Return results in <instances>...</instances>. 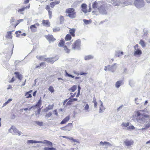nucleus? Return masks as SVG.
<instances>
[{
    "instance_id": "obj_1",
    "label": "nucleus",
    "mask_w": 150,
    "mask_h": 150,
    "mask_svg": "<svg viewBox=\"0 0 150 150\" xmlns=\"http://www.w3.org/2000/svg\"><path fill=\"white\" fill-rule=\"evenodd\" d=\"M136 114L137 121L145 123L144 125L146 128L148 129L150 127V119L148 115L139 111L137 112Z\"/></svg>"
},
{
    "instance_id": "obj_2",
    "label": "nucleus",
    "mask_w": 150,
    "mask_h": 150,
    "mask_svg": "<svg viewBox=\"0 0 150 150\" xmlns=\"http://www.w3.org/2000/svg\"><path fill=\"white\" fill-rule=\"evenodd\" d=\"M65 13L67 17L70 19H74L76 16V12L74 8H69L65 10Z\"/></svg>"
},
{
    "instance_id": "obj_3",
    "label": "nucleus",
    "mask_w": 150,
    "mask_h": 150,
    "mask_svg": "<svg viewBox=\"0 0 150 150\" xmlns=\"http://www.w3.org/2000/svg\"><path fill=\"white\" fill-rule=\"evenodd\" d=\"M59 3V1H55L51 2L50 4L47 5L46 6L45 8L48 12L50 19H51L52 18V12L51 10V8H54L55 5H57Z\"/></svg>"
},
{
    "instance_id": "obj_4",
    "label": "nucleus",
    "mask_w": 150,
    "mask_h": 150,
    "mask_svg": "<svg viewBox=\"0 0 150 150\" xmlns=\"http://www.w3.org/2000/svg\"><path fill=\"white\" fill-rule=\"evenodd\" d=\"M134 4L137 8H139L144 7L145 3L144 0H134Z\"/></svg>"
},
{
    "instance_id": "obj_5",
    "label": "nucleus",
    "mask_w": 150,
    "mask_h": 150,
    "mask_svg": "<svg viewBox=\"0 0 150 150\" xmlns=\"http://www.w3.org/2000/svg\"><path fill=\"white\" fill-rule=\"evenodd\" d=\"M15 19L13 18H12L10 21V23L11 25L13 26L14 28H15L16 26L18 25L21 22L23 21V19H20L17 20V22L16 24H14L13 23L15 21Z\"/></svg>"
},
{
    "instance_id": "obj_6",
    "label": "nucleus",
    "mask_w": 150,
    "mask_h": 150,
    "mask_svg": "<svg viewBox=\"0 0 150 150\" xmlns=\"http://www.w3.org/2000/svg\"><path fill=\"white\" fill-rule=\"evenodd\" d=\"M9 130L10 132L13 134H16L17 133L19 135H20L21 134V132L19 131L14 126L12 127Z\"/></svg>"
},
{
    "instance_id": "obj_7",
    "label": "nucleus",
    "mask_w": 150,
    "mask_h": 150,
    "mask_svg": "<svg viewBox=\"0 0 150 150\" xmlns=\"http://www.w3.org/2000/svg\"><path fill=\"white\" fill-rule=\"evenodd\" d=\"M81 41L79 39L76 40L72 45V48L74 49H78L80 45Z\"/></svg>"
},
{
    "instance_id": "obj_8",
    "label": "nucleus",
    "mask_w": 150,
    "mask_h": 150,
    "mask_svg": "<svg viewBox=\"0 0 150 150\" xmlns=\"http://www.w3.org/2000/svg\"><path fill=\"white\" fill-rule=\"evenodd\" d=\"M72 127L73 125L72 123H68V125L65 127H61L60 128L62 130L70 131L72 129Z\"/></svg>"
},
{
    "instance_id": "obj_9",
    "label": "nucleus",
    "mask_w": 150,
    "mask_h": 150,
    "mask_svg": "<svg viewBox=\"0 0 150 150\" xmlns=\"http://www.w3.org/2000/svg\"><path fill=\"white\" fill-rule=\"evenodd\" d=\"M40 24L36 23L34 25H31L30 27V29L32 33H34L37 31V27L39 26Z\"/></svg>"
},
{
    "instance_id": "obj_10",
    "label": "nucleus",
    "mask_w": 150,
    "mask_h": 150,
    "mask_svg": "<svg viewBox=\"0 0 150 150\" xmlns=\"http://www.w3.org/2000/svg\"><path fill=\"white\" fill-rule=\"evenodd\" d=\"M138 47V44H136L135 46H134V49L135 51H134V55H140L142 53V51L139 49H137V48Z\"/></svg>"
},
{
    "instance_id": "obj_11",
    "label": "nucleus",
    "mask_w": 150,
    "mask_h": 150,
    "mask_svg": "<svg viewBox=\"0 0 150 150\" xmlns=\"http://www.w3.org/2000/svg\"><path fill=\"white\" fill-rule=\"evenodd\" d=\"M81 10L84 13H86L91 11V8L89 10L87 9V5L85 4H83L81 6Z\"/></svg>"
},
{
    "instance_id": "obj_12",
    "label": "nucleus",
    "mask_w": 150,
    "mask_h": 150,
    "mask_svg": "<svg viewBox=\"0 0 150 150\" xmlns=\"http://www.w3.org/2000/svg\"><path fill=\"white\" fill-rule=\"evenodd\" d=\"M99 144L100 146H104L105 148H107L108 147L112 146V144L110 143L107 142H103L101 141L100 142Z\"/></svg>"
},
{
    "instance_id": "obj_13",
    "label": "nucleus",
    "mask_w": 150,
    "mask_h": 150,
    "mask_svg": "<svg viewBox=\"0 0 150 150\" xmlns=\"http://www.w3.org/2000/svg\"><path fill=\"white\" fill-rule=\"evenodd\" d=\"M45 37L46 39L50 42H53L56 40V39L52 35H46Z\"/></svg>"
},
{
    "instance_id": "obj_14",
    "label": "nucleus",
    "mask_w": 150,
    "mask_h": 150,
    "mask_svg": "<svg viewBox=\"0 0 150 150\" xmlns=\"http://www.w3.org/2000/svg\"><path fill=\"white\" fill-rule=\"evenodd\" d=\"M124 143L127 146H129L132 145L133 141L132 140L126 139L124 141Z\"/></svg>"
},
{
    "instance_id": "obj_15",
    "label": "nucleus",
    "mask_w": 150,
    "mask_h": 150,
    "mask_svg": "<svg viewBox=\"0 0 150 150\" xmlns=\"http://www.w3.org/2000/svg\"><path fill=\"white\" fill-rule=\"evenodd\" d=\"M42 24L44 26L47 27H49L50 26V22L48 20H43Z\"/></svg>"
},
{
    "instance_id": "obj_16",
    "label": "nucleus",
    "mask_w": 150,
    "mask_h": 150,
    "mask_svg": "<svg viewBox=\"0 0 150 150\" xmlns=\"http://www.w3.org/2000/svg\"><path fill=\"white\" fill-rule=\"evenodd\" d=\"M69 34L70 35L73 37L75 36V33L76 31V30L74 28H69Z\"/></svg>"
},
{
    "instance_id": "obj_17",
    "label": "nucleus",
    "mask_w": 150,
    "mask_h": 150,
    "mask_svg": "<svg viewBox=\"0 0 150 150\" xmlns=\"http://www.w3.org/2000/svg\"><path fill=\"white\" fill-rule=\"evenodd\" d=\"M77 98H69L68 99L64 101V103H66V102H67V103H71L72 102L74 101H77Z\"/></svg>"
},
{
    "instance_id": "obj_18",
    "label": "nucleus",
    "mask_w": 150,
    "mask_h": 150,
    "mask_svg": "<svg viewBox=\"0 0 150 150\" xmlns=\"http://www.w3.org/2000/svg\"><path fill=\"white\" fill-rule=\"evenodd\" d=\"M30 7V4H29L28 6L25 7H23L19 9L17 11L18 12L20 13H23L21 12L23 11L25 9L29 8Z\"/></svg>"
},
{
    "instance_id": "obj_19",
    "label": "nucleus",
    "mask_w": 150,
    "mask_h": 150,
    "mask_svg": "<svg viewBox=\"0 0 150 150\" xmlns=\"http://www.w3.org/2000/svg\"><path fill=\"white\" fill-rule=\"evenodd\" d=\"M33 92L32 90H30L26 92L25 94V96L27 98H29L32 97L31 93Z\"/></svg>"
},
{
    "instance_id": "obj_20",
    "label": "nucleus",
    "mask_w": 150,
    "mask_h": 150,
    "mask_svg": "<svg viewBox=\"0 0 150 150\" xmlns=\"http://www.w3.org/2000/svg\"><path fill=\"white\" fill-rule=\"evenodd\" d=\"M14 74L16 75V77L18 78V79L21 80L22 79V75L20 74V73L18 72H15L14 73Z\"/></svg>"
},
{
    "instance_id": "obj_21",
    "label": "nucleus",
    "mask_w": 150,
    "mask_h": 150,
    "mask_svg": "<svg viewBox=\"0 0 150 150\" xmlns=\"http://www.w3.org/2000/svg\"><path fill=\"white\" fill-rule=\"evenodd\" d=\"M65 41L64 39H62L60 41L58 44V46L59 47H63L64 46Z\"/></svg>"
},
{
    "instance_id": "obj_22",
    "label": "nucleus",
    "mask_w": 150,
    "mask_h": 150,
    "mask_svg": "<svg viewBox=\"0 0 150 150\" xmlns=\"http://www.w3.org/2000/svg\"><path fill=\"white\" fill-rule=\"evenodd\" d=\"M70 119L69 116H67L60 123L61 124H63L66 123Z\"/></svg>"
},
{
    "instance_id": "obj_23",
    "label": "nucleus",
    "mask_w": 150,
    "mask_h": 150,
    "mask_svg": "<svg viewBox=\"0 0 150 150\" xmlns=\"http://www.w3.org/2000/svg\"><path fill=\"white\" fill-rule=\"evenodd\" d=\"M14 30L11 31H8L7 32L6 37L7 38L10 39H12V36L11 33L12 32H13Z\"/></svg>"
},
{
    "instance_id": "obj_24",
    "label": "nucleus",
    "mask_w": 150,
    "mask_h": 150,
    "mask_svg": "<svg viewBox=\"0 0 150 150\" xmlns=\"http://www.w3.org/2000/svg\"><path fill=\"white\" fill-rule=\"evenodd\" d=\"M112 1L115 6L119 5L120 4V0H112Z\"/></svg>"
},
{
    "instance_id": "obj_25",
    "label": "nucleus",
    "mask_w": 150,
    "mask_h": 150,
    "mask_svg": "<svg viewBox=\"0 0 150 150\" xmlns=\"http://www.w3.org/2000/svg\"><path fill=\"white\" fill-rule=\"evenodd\" d=\"M123 81H122L120 80L117 81L115 83L116 87L118 88L121 85L123 84Z\"/></svg>"
},
{
    "instance_id": "obj_26",
    "label": "nucleus",
    "mask_w": 150,
    "mask_h": 150,
    "mask_svg": "<svg viewBox=\"0 0 150 150\" xmlns=\"http://www.w3.org/2000/svg\"><path fill=\"white\" fill-rule=\"evenodd\" d=\"M98 10L101 13H102L103 12L105 11V7L102 5L98 7Z\"/></svg>"
},
{
    "instance_id": "obj_27",
    "label": "nucleus",
    "mask_w": 150,
    "mask_h": 150,
    "mask_svg": "<svg viewBox=\"0 0 150 150\" xmlns=\"http://www.w3.org/2000/svg\"><path fill=\"white\" fill-rule=\"evenodd\" d=\"M40 142L39 141H36L35 140H28L27 142V144H33V143H39Z\"/></svg>"
},
{
    "instance_id": "obj_28",
    "label": "nucleus",
    "mask_w": 150,
    "mask_h": 150,
    "mask_svg": "<svg viewBox=\"0 0 150 150\" xmlns=\"http://www.w3.org/2000/svg\"><path fill=\"white\" fill-rule=\"evenodd\" d=\"M71 35L69 34H67L65 37V40L66 41H68L70 40L72 38Z\"/></svg>"
},
{
    "instance_id": "obj_29",
    "label": "nucleus",
    "mask_w": 150,
    "mask_h": 150,
    "mask_svg": "<svg viewBox=\"0 0 150 150\" xmlns=\"http://www.w3.org/2000/svg\"><path fill=\"white\" fill-rule=\"evenodd\" d=\"M66 75L69 77H70L72 78H75V79H78L80 78V77H74V76H73L71 75L70 74H69L68 73H67V71H66Z\"/></svg>"
},
{
    "instance_id": "obj_30",
    "label": "nucleus",
    "mask_w": 150,
    "mask_h": 150,
    "mask_svg": "<svg viewBox=\"0 0 150 150\" xmlns=\"http://www.w3.org/2000/svg\"><path fill=\"white\" fill-rule=\"evenodd\" d=\"M77 88V86L74 85L69 89V91L71 92H74Z\"/></svg>"
},
{
    "instance_id": "obj_31",
    "label": "nucleus",
    "mask_w": 150,
    "mask_h": 150,
    "mask_svg": "<svg viewBox=\"0 0 150 150\" xmlns=\"http://www.w3.org/2000/svg\"><path fill=\"white\" fill-rule=\"evenodd\" d=\"M105 108L103 106V104H100V107L99 112L101 113L105 110Z\"/></svg>"
},
{
    "instance_id": "obj_32",
    "label": "nucleus",
    "mask_w": 150,
    "mask_h": 150,
    "mask_svg": "<svg viewBox=\"0 0 150 150\" xmlns=\"http://www.w3.org/2000/svg\"><path fill=\"white\" fill-rule=\"evenodd\" d=\"M73 73L77 75L78 76L79 75H86L88 74L87 73L83 72H81L80 73H78L76 71H74L73 72Z\"/></svg>"
},
{
    "instance_id": "obj_33",
    "label": "nucleus",
    "mask_w": 150,
    "mask_h": 150,
    "mask_svg": "<svg viewBox=\"0 0 150 150\" xmlns=\"http://www.w3.org/2000/svg\"><path fill=\"white\" fill-rule=\"evenodd\" d=\"M64 50L67 53H69L70 52V49L66 45H65L63 47Z\"/></svg>"
},
{
    "instance_id": "obj_34",
    "label": "nucleus",
    "mask_w": 150,
    "mask_h": 150,
    "mask_svg": "<svg viewBox=\"0 0 150 150\" xmlns=\"http://www.w3.org/2000/svg\"><path fill=\"white\" fill-rule=\"evenodd\" d=\"M22 32L20 30L17 31L15 32V34L16 35V36L17 37L21 38V34Z\"/></svg>"
},
{
    "instance_id": "obj_35",
    "label": "nucleus",
    "mask_w": 150,
    "mask_h": 150,
    "mask_svg": "<svg viewBox=\"0 0 150 150\" xmlns=\"http://www.w3.org/2000/svg\"><path fill=\"white\" fill-rule=\"evenodd\" d=\"M139 43L141 45L142 47H144L146 46L145 43L144 41L142 40H140Z\"/></svg>"
},
{
    "instance_id": "obj_36",
    "label": "nucleus",
    "mask_w": 150,
    "mask_h": 150,
    "mask_svg": "<svg viewBox=\"0 0 150 150\" xmlns=\"http://www.w3.org/2000/svg\"><path fill=\"white\" fill-rule=\"evenodd\" d=\"M54 105H49L48 107H46V109H45V111H47V110L52 109Z\"/></svg>"
},
{
    "instance_id": "obj_37",
    "label": "nucleus",
    "mask_w": 150,
    "mask_h": 150,
    "mask_svg": "<svg viewBox=\"0 0 150 150\" xmlns=\"http://www.w3.org/2000/svg\"><path fill=\"white\" fill-rule=\"evenodd\" d=\"M83 21L86 24H88L91 23L92 22V21L91 19L87 20L86 19H83Z\"/></svg>"
},
{
    "instance_id": "obj_38",
    "label": "nucleus",
    "mask_w": 150,
    "mask_h": 150,
    "mask_svg": "<svg viewBox=\"0 0 150 150\" xmlns=\"http://www.w3.org/2000/svg\"><path fill=\"white\" fill-rule=\"evenodd\" d=\"M93 57L91 55H88V56H85L84 57V59L85 60H89L92 59Z\"/></svg>"
},
{
    "instance_id": "obj_39",
    "label": "nucleus",
    "mask_w": 150,
    "mask_h": 150,
    "mask_svg": "<svg viewBox=\"0 0 150 150\" xmlns=\"http://www.w3.org/2000/svg\"><path fill=\"white\" fill-rule=\"evenodd\" d=\"M89 106L88 104H86L85 105L84 109H83V110L85 111V112H89Z\"/></svg>"
},
{
    "instance_id": "obj_40",
    "label": "nucleus",
    "mask_w": 150,
    "mask_h": 150,
    "mask_svg": "<svg viewBox=\"0 0 150 150\" xmlns=\"http://www.w3.org/2000/svg\"><path fill=\"white\" fill-rule=\"evenodd\" d=\"M123 54V52H116L115 55L116 57H119Z\"/></svg>"
},
{
    "instance_id": "obj_41",
    "label": "nucleus",
    "mask_w": 150,
    "mask_h": 150,
    "mask_svg": "<svg viewBox=\"0 0 150 150\" xmlns=\"http://www.w3.org/2000/svg\"><path fill=\"white\" fill-rule=\"evenodd\" d=\"M98 3L96 1H95L92 5L93 8H97L98 6Z\"/></svg>"
},
{
    "instance_id": "obj_42",
    "label": "nucleus",
    "mask_w": 150,
    "mask_h": 150,
    "mask_svg": "<svg viewBox=\"0 0 150 150\" xmlns=\"http://www.w3.org/2000/svg\"><path fill=\"white\" fill-rule=\"evenodd\" d=\"M59 19L60 23H63L64 21V16L61 15L59 17Z\"/></svg>"
},
{
    "instance_id": "obj_43",
    "label": "nucleus",
    "mask_w": 150,
    "mask_h": 150,
    "mask_svg": "<svg viewBox=\"0 0 150 150\" xmlns=\"http://www.w3.org/2000/svg\"><path fill=\"white\" fill-rule=\"evenodd\" d=\"M41 104H37L35 106H32L30 108H29V110H30L31 109L33 108H39Z\"/></svg>"
},
{
    "instance_id": "obj_44",
    "label": "nucleus",
    "mask_w": 150,
    "mask_h": 150,
    "mask_svg": "<svg viewBox=\"0 0 150 150\" xmlns=\"http://www.w3.org/2000/svg\"><path fill=\"white\" fill-rule=\"evenodd\" d=\"M56 149L53 147H45L44 148V150H56Z\"/></svg>"
},
{
    "instance_id": "obj_45",
    "label": "nucleus",
    "mask_w": 150,
    "mask_h": 150,
    "mask_svg": "<svg viewBox=\"0 0 150 150\" xmlns=\"http://www.w3.org/2000/svg\"><path fill=\"white\" fill-rule=\"evenodd\" d=\"M60 28L58 27H57L54 28H53V32H58L60 30Z\"/></svg>"
},
{
    "instance_id": "obj_46",
    "label": "nucleus",
    "mask_w": 150,
    "mask_h": 150,
    "mask_svg": "<svg viewBox=\"0 0 150 150\" xmlns=\"http://www.w3.org/2000/svg\"><path fill=\"white\" fill-rule=\"evenodd\" d=\"M48 90L50 91L51 93H53L54 91V89L53 88V87L52 86H50Z\"/></svg>"
},
{
    "instance_id": "obj_47",
    "label": "nucleus",
    "mask_w": 150,
    "mask_h": 150,
    "mask_svg": "<svg viewBox=\"0 0 150 150\" xmlns=\"http://www.w3.org/2000/svg\"><path fill=\"white\" fill-rule=\"evenodd\" d=\"M135 128L134 127L133 125L130 126L127 128V129L130 130H133Z\"/></svg>"
},
{
    "instance_id": "obj_48",
    "label": "nucleus",
    "mask_w": 150,
    "mask_h": 150,
    "mask_svg": "<svg viewBox=\"0 0 150 150\" xmlns=\"http://www.w3.org/2000/svg\"><path fill=\"white\" fill-rule=\"evenodd\" d=\"M129 123L128 122L127 123L123 122L121 126L122 127H127L128 126H129Z\"/></svg>"
},
{
    "instance_id": "obj_49",
    "label": "nucleus",
    "mask_w": 150,
    "mask_h": 150,
    "mask_svg": "<svg viewBox=\"0 0 150 150\" xmlns=\"http://www.w3.org/2000/svg\"><path fill=\"white\" fill-rule=\"evenodd\" d=\"M41 109L40 108L38 109L35 112V115H38V117L39 115L40 114Z\"/></svg>"
},
{
    "instance_id": "obj_50",
    "label": "nucleus",
    "mask_w": 150,
    "mask_h": 150,
    "mask_svg": "<svg viewBox=\"0 0 150 150\" xmlns=\"http://www.w3.org/2000/svg\"><path fill=\"white\" fill-rule=\"evenodd\" d=\"M80 89H81L80 87L79 86L78 87V93H77L76 95V97H78L79 96L80 93Z\"/></svg>"
},
{
    "instance_id": "obj_51",
    "label": "nucleus",
    "mask_w": 150,
    "mask_h": 150,
    "mask_svg": "<svg viewBox=\"0 0 150 150\" xmlns=\"http://www.w3.org/2000/svg\"><path fill=\"white\" fill-rule=\"evenodd\" d=\"M52 115V113L51 112H49L46 115L45 117V118H48L50 117Z\"/></svg>"
},
{
    "instance_id": "obj_52",
    "label": "nucleus",
    "mask_w": 150,
    "mask_h": 150,
    "mask_svg": "<svg viewBox=\"0 0 150 150\" xmlns=\"http://www.w3.org/2000/svg\"><path fill=\"white\" fill-rule=\"evenodd\" d=\"M35 123L37 124L40 126H42L43 124L42 122L39 121H36L35 122Z\"/></svg>"
},
{
    "instance_id": "obj_53",
    "label": "nucleus",
    "mask_w": 150,
    "mask_h": 150,
    "mask_svg": "<svg viewBox=\"0 0 150 150\" xmlns=\"http://www.w3.org/2000/svg\"><path fill=\"white\" fill-rule=\"evenodd\" d=\"M39 142H40V143H42L43 144H47L48 142H49L48 141L46 140H45L43 142L40 141H39Z\"/></svg>"
},
{
    "instance_id": "obj_54",
    "label": "nucleus",
    "mask_w": 150,
    "mask_h": 150,
    "mask_svg": "<svg viewBox=\"0 0 150 150\" xmlns=\"http://www.w3.org/2000/svg\"><path fill=\"white\" fill-rule=\"evenodd\" d=\"M110 67V66H108V67H105L104 70L105 71L109 70Z\"/></svg>"
},
{
    "instance_id": "obj_55",
    "label": "nucleus",
    "mask_w": 150,
    "mask_h": 150,
    "mask_svg": "<svg viewBox=\"0 0 150 150\" xmlns=\"http://www.w3.org/2000/svg\"><path fill=\"white\" fill-rule=\"evenodd\" d=\"M16 117V115L14 114H12L11 115V119H14Z\"/></svg>"
},
{
    "instance_id": "obj_56",
    "label": "nucleus",
    "mask_w": 150,
    "mask_h": 150,
    "mask_svg": "<svg viewBox=\"0 0 150 150\" xmlns=\"http://www.w3.org/2000/svg\"><path fill=\"white\" fill-rule=\"evenodd\" d=\"M70 94L71 95V98H73V97H75V95H76V93H75L74 94H73L72 93H70Z\"/></svg>"
},
{
    "instance_id": "obj_57",
    "label": "nucleus",
    "mask_w": 150,
    "mask_h": 150,
    "mask_svg": "<svg viewBox=\"0 0 150 150\" xmlns=\"http://www.w3.org/2000/svg\"><path fill=\"white\" fill-rule=\"evenodd\" d=\"M147 129H148L147 128H146V127H145L144 128H142L141 129H139V130H141L142 131H146Z\"/></svg>"
},
{
    "instance_id": "obj_58",
    "label": "nucleus",
    "mask_w": 150,
    "mask_h": 150,
    "mask_svg": "<svg viewBox=\"0 0 150 150\" xmlns=\"http://www.w3.org/2000/svg\"><path fill=\"white\" fill-rule=\"evenodd\" d=\"M15 80V79L14 77H13L9 81L10 83H11L13 82Z\"/></svg>"
},
{
    "instance_id": "obj_59",
    "label": "nucleus",
    "mask_w": 150,
    "mask_h": 150,
    "mask_svg": "<svg viewBox=\"0 0 150 150\" xmlns=\"http://www.w3.org/2000/svg\"><path fill=\"white\" fill-rule=\"evenodd\" d=\"M40 65L41 67H42V66H43L44 65L45 66V63L43 62H41V63H40Z\"/></svg>"
},
{
    "instance_id": "obj_60",
    "label": "nucleus",
    "mask_w": 150,
    "mask_h": 150,
    "mask_svg": "<svg viewBox=\"0 0 150 150\" xmlns=\"http://www.w3.org/2000/svg\"><path fill=\"white\" fill-rule=\"evenodd\" d=\"M12 98H10V99H9L7 101V102H5V103H10L11 101H12Z\"/></svg>"
},
{
    "instance_id": "obj_61",
    "label": "nucleus",
    "mask_w": 150,
    "mask_h": 150,
    "mask_svg": "<svg viewBox=\"0 0 150 150\" xmlns=\"http://www.w3.org/2000/svg\"><path fill=\"white\" fill-rule=\"evenodd\" d=\"M71 140H72L73 142H78V141L77 140L75 139H74L73 138H71Z\"/></svg>"
},
{
    "instance_id": "obj_62",
    "label": "nucleus",
    "mask_w": 150,
    "mask_h": 150,
    "mask_svg": "<svg viewBox=\"0 0 150 150\" xmlns=\"http://www.w3.org/2000/svg\"><path fill=\"white\" fill-rule=\"evenodd\" d=\"M49 142H48L47 144L49 146H52V143L49 141Z\"/></svg>"
},
{
    "instance_id": "obj_63",
    "label": "nucleus",
    "mask_w": 150,
    "mask_h": 150,
    "mask_svg": "<svg viewBox=\"0 0 150 150\" xmlns=\"http://www.w3.org/2000/svg\"><path fill=\"white\" fill-rule=\"evenodd\" d=\"M29 2V0H25L24 2V4H26L28 3Z\"/></svg>"
},
{
    "instance_id": "obj_64",
    "label": "nucleus",
    "mask_w": 150,
    "mask_h": 150,
    "mask_svg": "<svg viewBox=\"0 0 150 150\" xmlns=\"http://www.w3.org/2000/svg\"><path fill=\"white\" fill-rule=\"evenodd\" d=\"M12 88V87L10 85H8V87L7 88V89H11Z\"/></svg>"
}]
</instances>
